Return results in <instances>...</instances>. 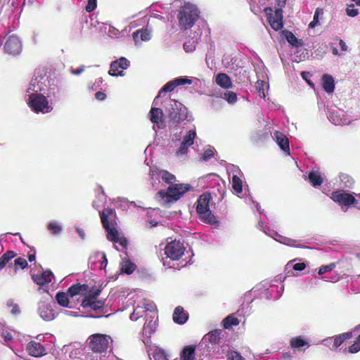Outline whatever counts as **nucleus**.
I'll return each instance as SVG.
<instances>
[{"label":"nucleus","mask_w":360,"mask_h":360,"mask_svg":"<svg viewBox=\"0 0 360 360\" xmlns=\"http://www.w3.org/2000/svg\"><path fill=\"white\" fill-rule=\"evenodd\" d=\"M191 188L189 184H174L170 185L167 191L160 190L156 194V198L162 204L167 206L179 200L187 191Z\"/></svg>","instance_id":"obj_1"},{"label":"nucleus","mask_w":360,"mask_h":360,"mask_svg":"<svg viewBox=\"0 0 360 360\" xmlns=\"http://www.w3.org/2000/svg\"><path fill=\"white\" fill-rule=\"evenodd\" d=\"M210 199V194H202L198 200L196 211L199 217L203 222L209 224L210 225H215L219 224L220 221L210 210L209 203Z\"/></svg>","instance_id":"obj_2"},{"label":"nucleus","mask_w":360,"mask_h":360,"mask_svg":"<svg viewBox=\"0 0 360 360\" xmlns=\"http://www.w3.org/2000/svg\"><path fill=\"white\" fill-rule=\"evenodd\" d=\"M199 17L198 8L193 4H185L181 7L178 15L179 26L184 30L193 27Z\"/></svg>","instance_id":"obj_3"},{"label":"nucleus","mask_w":360,"mask_h":360,"mask_svg":"<svg viewBox=\"0 0 360 360\" xmlns=\"http://www.w3.org/2000/svg\"><path fill=\"white\" fill-rule=\"evenodd\" d=\"M49 79L46 75H34L26 90L25 97L49 93Z\"/></svg>","instance_id":"obj_4"},{"label":"nucleus","mask_w":360,"mask_h":360,"mask_svg":"<svg viewBox=\"0 0 360 360\" xmlns=\"http://www.w3.org/2000/svg\"><path fill=\"white\" fill-rule=\"evenodd\" d=\"M50 93L39 94L38 95L25 97L29 107L35 112L48 113L53 110V107L49 103L47 97Z\"/></svg>","instance_id":"obj_5"},{"label":"nucleus","mask_w":360,"mask_h":360,"mask_svg":"<svg viewBox=\"0 0 360 360\" xmlns=\"http://www.w3.org/2000/svg\"><path fill=\"white\" fill-rule=\"evenodd\" d=\"M172 108L169 110V124L171 129H175L176 124L188 120V111L185 106L176 101H171Z\"/></svg>","instance_id":"obj_6"},{"label":"nucleus","mask_w":360,"mask_h":360,"mask_svg":"<svg viewBox=\"0 0 360 360\" xmlns=\"http://www.w3.org/2000/svg\"><path fill=\"white\" fill-rule=\"evenodd\" d=\"M330 198L341 206L343 211H346L350 205L359 208L358 202L352 194L345 192L342 190L334 191L331 193Z\"/></svg>","instance_id":"obj_7"},{"label":"nucleus","mask_w":360,"mask_h":360,"mask_svg":"<svg viewBox=\"0 0 360 360\" xmlns=\"http://www.w3.org/2000/svg\"><path fill=\"white\" fill-rule=\"evenodd\" d=\"M112 341L110 336L103 334H94L89 338V347L95 352L105 351Z\"/></svg>","instance_id":"obj_8"},{"label":"nucleus","mask_w":360,"mask_h":360,"mask_svg":"<svg viewBox=\"0 0 360 360\" xmlns=\"http://www.w3.org/2000/svg\"><path fill=\"white\" fill-rule=\"evenodd\" d=\"M185 248L180 241L174 240L167 243L165 254L172 260H179L184 254Z\"/></svg>","instance_id":"obj_9"},{"label":"nucleus","mask_w":360,"mask_h":360,"mask_svg":"<svg viewBox=\"0 0 360 360\" xmlns=\"http://www.w3.org/2000/svg\"><path fill=\"white\" fill-rule=\"evenodd\" d=\"M148 311L153 313L155 316V305L150 300L142 299L134 308L133 313L130 315V319L131 321H136L139 318L143 316L145 312Z\"/></svg>","instance_id":"obj_10"},{"label":"nucleus","mask_w":360,"mask_h":360,"mask_svg":"<svg viewBox=\"0 0 360 360\" xmlns=\"http://www.w3.org/2000/svg\"><path fill=\"white\" fill-rule=\"evenodd\" d=\"M150 176V182L152 186L157 189L158 188V183H157L154 179L155 178H161L163 181H165L167 184H173V183L176 181V177L174 174L169 173V172L163 169H150L149 172Z\"/></svg>","instance_id":"obj_11"},{"label":"nucleus","mask_w":360,"mask_h":360,"mask_svg":"<svg viewBox=\"0 0 360 360\" xmlns=\"http://www.w3.org/2000/svg\"><path fill=\"white\" fill-rule=\"evenodd\" d=\"M99 293L100 290H96L94 292H91L82 300V306L84 308H90L94 311L101 309L103 307L104 302L96 299Z\"/></svg>","instance_id":"obj_12"},{"label":"nucleus","mask_w":360,"mask_h":360,"mask_svg":"<svg viewBox=\"0 0 360 360\" xmlns=\"http://www.w3.org/2000/svg\"><path fill=\"white\" fill-rule=\"evenodd\" d=\"M4 49L8 54H19L22 49V44L20 39L15 35L9 36L6 41Z\"/></svg>","instance_id":"obj_13"},{"label":"nucleus","mask_w":360,"mask_h":360,"mask_svg":"<svg viewBox=\"0 0 360 360\" xmlns=\"http://www.w3.org/2000/svg\"><path fill=\"white\" fill-rule=\"evenodd\" d=\"M267 13L268 21L271 27L276 31L280 30L283 27V11L281 8Z\"/></svg>","instance_id":"obj_14"},{"label":"nucleus","mask_w":360,"mask_h":360,"mask_svg":"<svg viewBox=\"0 0 360 360\" xmlns=\"http://www.w3.org/2000/svg\"><path fill=\"white\" fill-rule=\"evenodd\" d=\"M37 311L39 316L46 321H51L56 317L51 304L46 301L39 302Z\"/></svg>","instance_id":"obj_15"},{"label":"nucleus","mask_w":360,"mask_h":360,"mask_svg":"<svg viewBox=\"0 0 360 360\" xmlns=\"http://www.w3.org/2000/svg\"><path fill=\"white\" fill-rule=\"evenodd\" d=\"M129 65V61L126 58L122 57L110 64L108 73L112 76H123L124 70H126Z\"/></svg>","instance_id":"obj_16"},{"label":"nucleus","mask_w":360,"mask_h":360,"mask_svg":"<svg viewBox=\"0 0 360 360\" xmlns=\"http://www.w3.org/2000/svg\"><path fill=\"white\" fill-rule=\"evenodd\" d=\"M107 232L108 239L115 243H118L122 248L127 245V239L120 233L115 226H105Z\"/></svg>","instance_id":"obj_17"},{"label":"nucleus","mask_w":360,"mask_h":360,"mask_svg":"<svg viewBox=\"0 0 360 360\" xmlns=\"http://www.w3.org/2000/svg\"><path fill=\"white\" fill-rule=\"evenodd\" d=\"M196 137L195 129L189 130L184 136L183 141L179 149L176 150V155H183L188 152V147L193 144L194 139Z\"/></svg>","instance_id":"obj_18"},{"label":"nucleus","mask_w":360,"mask_h":360,"mask_svg":"<svg viewBox=\"0 0 360 360\" xmlns=\"http://www.w3.org/2000/svg\"><path fill=\"white\" fill-rule=\"evenodd\" d=\"M153 104V107L149 112L150 120L153 123V129L155 126L158 129H162L165 127V121L163 120V112L162 109L156 107Z\"/></svg>","instance_id":"obj_19"},{"label":"nucleus","mask_w":360,"mask_h":360,"mask_svg":"<svg viewBox=\"0 0 360 360\" xmlns=\"http://www.w3.org/2000/svg\"><path fill=\"white\" fill-rule=\"evenodd\" d=\"M102 225H117L115 212L110 208L104 209L100 213Z\"/></svg>","instance_id":"obj_20"},{"label":"nucleus","mask_w":360,"mask_h":360,"mask_svg":"<svg viewBox=\"0 0 360 360\" xmlns=\"http://www.w3.org/2000/svg\"><path fill=\"white\" fill-rule=\"evenodd\" d=\"M273 138L279 146L280 148L287 153L290 154L289 141L288 138L281 132L275 131L273 134Z\"/></svg>","instance_id":"obj_21"},{"label":"nucleus","mask_w":360,"mask_h":360,"mask_svg":"<svg viewBox=\"0 0 360 360\" xmlns=\"http://www.w3.org/2000/svg\"><path fill=\"white\" fill-rule=\"evenodd\" d=\"M27 350L30 355L39 357L45 354L44 347L39 342H31L27 346Z\"/></svg>","instance_id":"obj_22"},{"label":"nucleus","mask_w":360,"mask_h":360,"mask_svg":"<svg viewBox=\"0 0 360 360\" xmlns=\"http://www.w3.org/2000/svg\"><path fill=\"white\" fill-rule=\"evenodd\" d=\"M263 231L267 234L269 235L271 238H273L275 240L278 241L281 243L288 245H292V240L290 238H288L286 237L282 236L280 235L277 231H274L270 229V226H264L263 229Z\"/></svg>","instance_id":"obj_23"},{"label":"nucleus","mask_w":360,"mask_h":360,"mask_svg":"<svg viewBox=\"0 0 360 360\" xmlns=\"http://www.w3.org/2000/svg\"><path fill=\"white\" fill-rule=\"evenodd\" d=\"M178 86L176 79L174 80L168 82L159 91L158 96L155 98L153 104L154 105H158V101L160 98L164 96V95L167 92L172 91L174 89L175 87Z\"/></svg>","instance_id":"obj_24"},{"label":"nucleus","mask_w":360,"mask_h":360,"mask_svg":"<svg viewBox=\"0 0 360 360\" xmlns=\"http://www.w3.org/2000/svg\"><path fill=\"white\" fill-rule=\"evenodd\" d=\"M215 82L218 86L224 89H229L233 87L231 78L225 73H219L215 77Z\"/></svg>","instance_id":"obj_25"},{"label":"nucleus","mask_w":360,"mask_h":360,"mask_svg":"<svg viewBox=\"0 0 360 360\" xmlns=\"http://www.w3.org/2000/svg\"><path fill=\"white\" fill-rule=\"evenodd\" d=\"M53 274L50 271H45L41 274L33 276L34 281L39 285H45L52 281Z\"/></svg>","instance_id":"obj_26"},{"label":"nucleus","mask_w":360,"mask_h":360,"mask_svg":"<svg viewBox=\"0 0 360 360\" xmlns=\"http://www.w3.org/2000/svg\"><path fill=\"white\" fill-rule=\"evenodd\" d=\"M328 118L329 121L335 125H345L350 123V121L347 120V119L338 111L330 113Z\"/></svg>","instance_id":"obj_27"},{"label":"nucleus","mask_w":360,"mask_h":360,"mask_svg":"<svg viewBox=\"0 0 360 360\" xmlns=\"http://www.w3.org/2000/svg\"><path fill=\"white\" fill-rule=\"evenodd\" d=\"M133 38L136 44L141 41H148L151 38L150 31L148 29H142L133 33Z\"/></svg>","instance_id":"obj_28"},{"label":"nucleus","mask_w":360,"mask_h":360,"mask_svg":"<svg viewBox=\"0 0 360 360\" xmlns=\"http://www.w3.org/2000/svg\"><path fill=\"white\" fill-rule=\"evenodd\" d=\"M322 86L325 91L331 94L335 89V82L332 76L323 75L322 77Z\"/></svg>","instance_id":"obj_29"},{"label":"nucleus","mask_w":360,"mask_h":360,"mask_svg":"<svg viewBox=\"0 0 360 360\" xmlns=\"http://www.w3.org/2000/svg\"><path fill=\"white\" fill-rule=\"evenodd\" d=\"M188 319V315L181 307H177L173 314V320L179 324L184 323Z\"/></svg>","instance_id":"obj_30"},{"label":"nucleus","mask_w":360,"mask_h":360,"mask_svg":"<svg viewBox=\"0 0 360 360\" xmlns=\"http://www.w3.org/2000/svg\"><path fill=\"white\" fill-rule=\"evenodd\" d=\"M309 180L313 186H319L323 183V177L317 170H313L309 174Z\"/></svg>","instance_id":"obj_31"},{"label":"nucleus","mask_w":360,"mask_h":360,"mask_svg":"<svg viewBox=\"0 0 360 360\" xmlns=\"http://www.w3.org/2000/svg\"><path fill=\"white\" fill-rule=\"evenodd\" d=\"M155 315L154 316L153 314V316H151L153 318V319L144 324L143 330L144 334L148 336L151 335V334L153 333L156 329L157 317H155Z\"/></svg>","instance_id":"obj_32"},{"label":"nucleus","mask_w":360,"mask_h":360,"mask_svg":"<svg viewBox=\"0 0 360 360\" xmlns=\"http://www.w3.org/2000/svg\"><path fill=\"white\" fill-rule=\"evenodd\" d=\"M120 268L122 272L130 274L134 271L136 265L127 258H123L120 264Z\"/></svg>","instance_id":"obj_33"},{"label":"nucleus","mask_w":360,"mask_h":360,"mask_svg":"<svg viewBox=\"0 0 360 360\" xmlns=\"http://www.w3.org/2000/svg\"><path fill=\"white\" fill-rule=\"evenodd\" d=\"M87 290V286L85 285L75 284L68 288L67 293L70 297L77 295L82 293Z\"/></svg>","instance_id":"obj_34"},{"label":"nucleus","mask_w":360,"mask_h":360,"mask_svg":"<svg viewBox=\"0 0 360 360\" xmlns=\"http://www.w3.org/2000/svg\"><path fill=\"white\" fill-rule=\"evenodd\" d=\"M242 176H238L234 174L231 176V184L233 191L236 193H240L243 191V181L241 179Z\"/></svg>","instance_id":"obj_35"},{"label":"nucleus","mask_w":360,"mask_h":360,"mask_svg":"<svg viewBox=\"0 0 360 360\" xmlns=\"http://www.w3.org/2000/svg\"><path fill=\"white\" fill-rule=\"evenodd\" d=\"M195 348L192 346L186 347L181 354L180 360H194Z\"/></svg>","instance_id":"obj_36"},{"label":"nucleus","mask_w":360,"mask_h":360,"mask_svg":"<svg viewBox=\"0 0 360 360\" xmlns=\"http://www.w3.org/2000/svg\"><path fill=\"white\" fill-rule=\"evenodd\" d=\"M352 337L351 333H343L339 336L335 337L333 339V345L331 349L338 348L345 340L349 339Z\"/></svg>","instance_id":"obj_37"},{"label":"nucleus","mask_w":360,"mask_h":360,"mask_svg":"<svg viewBox=\"0 0 360 360\" xmlns=\"http://www.w3.org/2000/svg\"><path fill=\"white\" fill-rule=\"evenodd\" d=\"M69 295L67 292H59L56 295V300L58 303L64 307H70L69 306L68 297Z\"/></svg>","instance_id":"obj_38"},{"label":"nucleus","mask_w":360,"mask_h":360,"mask_svg":"<svg viewBox=\"0 0 360 360\" xmlns=\"http://www.w3.org/2000/svg\"><path fill=\"white\" fill-rule=\"evenodd\" d=\"M323 11L321 8H317L315 11L313 20L309 23V27L311 29L314 28L319 24V19L323 17Z\"/></svg>","instance_id":"obj_39"},{"label":"nucleus","mask_w":360,"mask_h":360,"mask_svg":"<svg viewBox=\"0 0 360 360\" xmlns=\"http://www.w3.org/2000/svg\"><path fill=\"white\" fill-rule=\"evenodd\" d=\"M15 256L16 254L13 251L10 250L6 252L0 258V270L2 269L7 264V263Z\"/></svg>","instance_id":"obj_40"},{"label":"nucleus","mask_w":360,"mask_h":360,"mask_svg":"<svg viewBox=\"0 0 360 360\" xmlns=\"http://www.w3.org/2000/svg\"><path fill=\"white\" fill-rule=\"evenodd\" d=\"M92 261L94 262V259H99L100 261V265L98 268L100 269H105L108 264V260L106 258V255L103 252H97L94 256L91 257L90 258Z\"/></svg>","instance_id":"obj_41"},{"label":"nucleus","mask_w":360,"mask_h":360,"mask_svg":"<svg viewBox=\"0 0 360 360\" xmlns=\"http://www.w3.org/2000/svg\"><path fill=\"white\" fill-rule=\"evenodd\" d=\"M285 38L288 43L290 44L292 46L299 47L302 45V41L297 39V37L291 32H285Z\"/></svg>","instance_id":"obj_42"},{"label":"nucleus","mask_w":360,"mask_h":360,"mask_svg":"<svg viewBox=\"0 0 360 360\" xmlns=\"http://www.w3.org/2000/svg\"><path fill=\"white\" fill-rule=\"evenodd\" d=\"M291 347L293 348H300L304 346L309 347L308 342L301 337H295L290 340Z\"/></svg>","instance_id":"obj_43"},{"label":"nucleus","mask_w":360,"mask_h":360,"mask_svg":"<svg viewBox=\"0 0 360 360\" xmlns=\"http://www.w3.org/2000/svg\"><path fill=\"white\" fill-rule=\"evenodd\" d=\"M224 327L225 328H230L233 326H237L239 324L238 319L233 316H229L223 321Z\"/></svg>","instance_id":"obj_44"},{"label":"nucleus","mask_w":360,"mask_h":360,"mask_svg":"<svg viewBox=\"0 0 360 360\" xmlns=\"http://www.w3.org/2000/svg\"><path fill=\"white\" fill-rule=\"evenodd\" d=\"M340 180L344 187L352 188L354 184L353 179L347 174H342Z\"/></svg>","instance_id":"obj_45"},{"label":"nucleus","mask_w":360,"mask_h":360,"mask_svg":"<svg viewBox=\"0 0 360 360\" xmlns=\"http://www.w3.org/2000/svg\"><path fill=\"white\" fill-rule=\"evenodd\" d=\"M222 98L230 104H234L237 101V95L233 91L225 92Z\"/></svg>","instance_id":"obj_46"},{"label":"nucleus","mask_w":360,"mask_h":360,"mask_svg":"<svg viewBox=\"0 0 360 360\" xmlns=\"http://www.w3.org/2000/svg\"><path fill=\"white\" fill-rule=\"evenodd\" d=\"M266 86V84L264 81H257L255 84V87L257 90V92L259 94V96L261 98H265V93H264V86Z\"/></svg>","instance_id":"obj_47"},{"label":"nucleus","mask_w":360,"mask_h":360,"mask_svg":"<svg viewBox=\"0 0 360 360\" xmlns=\"http://www.w3.org/2000/svg\"><path fill=\"white\" fill-rule=\"evenodd\" d=\"M6 306L8 307H11V313L14 315H18L20 314V311L19 307L17 304L14 303L12 300H8L6 302Z\"/></svg>","instance_id":"obj_48"},{"label":"nucleus","mask_w":360,"mask_h":360,"mask_svg":"<svg viewBox=\"0 0 360 360\" xmlns=\"http://www.w3.org/2000/svg\"><path fill=\"white\" fill-rule=\"evenodd\" d=\"M346 13L350 17H355L359 14V11L354 8V4H349L347 7Z\"/></svg>","instance_id":"obj_49"},{"label":"nucleus","mask_w":360,"mask_h":360,"mask_svg":"<svg viewBox=\"0 0 360 360\" xmlns=\"http://www.w3.org/2000/svg\"><path fill=\"white\" fill-rule=\"evenodd\" d=\"M228 172L230 176H233L234 174L238 176H243L239 167L235 165H231L228 168Z\"/></svg>","instance_id":"obj_50"},{"label":"nucleus","mask_w":360,"mask_h":360,"mask_svg":"<svg viewBox=\"0 0 360 360\" xmlns=\"http://www.w3.org/2000/svg\"><path fill=\"white\" fill-rule=\"evenodd\" d=\"M214 154V149L213 148H207L202 154V158L205 161H207L211 159Z\"/></svg>","instance_id":"obj_51"},{"label":"nucleus","mask_w":360,"mask_h":360,"mask_svg":"<svg viewBox=\"0 0 360 360\" xmlns=\"http://www.w3.org/2000/svg\"><path fill=\"white\" fill-rule=\"evenodd\" d=\"M15 268L25 269L27 266V262L25 259L18 257L15 260Z\"/></svg>","instance_id":"obj_52"},{"label":"nucleus","mask_w":360,"mask_h":360,"mask_svg":"<svg viewBox=\"0 0 360 360\" xmlns=\"http://www.w3.org/2000/svg\"><path fill=\"white\" fill-rule=\"evenodd\" d=\"M360 350V335L357 338L356 341L349 347V351L351 353H356Z\"/></svg>","instance_id":"obj_53"},{"label":"nucleus","mask_w":360,"mask_h":360,"mask_svg":"<svg viewBox=\"0 0 360 360\" xmlns=\"http://www.w3.org/2000/svg\"><path fill=\"white\" fill-rule=\"evenodd\" d=\"M184 49L186 52H192L195 49L194 41H188L184 43Z\"/></svg>","instance_id":"obj_54"},{"label":"nucleus","mask_w":360,"mask_h":360,"mask_svg":"<svg viewBox=\"0 0 360 360\" xmlns=\"http://www.w3.org/2000/svg\"><path fill=\"white\" fill-rule=\"evenodd\" d=\"M97 6V0H88V4L86 6L87 12H91L96 9Z\"/></svg>","instance_id":"obj_55"},{"label":"nucleus","mask_w":360,"mask_h":360,"mask_svg":"<svg viewBox=\"0 0 360 360\" xmlns=\"http://www.w3.org/2000/svg\"><path fill=\"white\" fill-rule=\"evenodd\" d=\"M108 34L109 37L112 38H118L120 36V31L113 27H109V29L108 30Z\"/></svg>","instance_id":"obj_56"},{"label":"nucleus","mask_w":360,"mask_h":360,"mask_svg":"<svg viewBox=\"0 0 360 360\" xmlns=\"http://www.w3.org/2000/svg\"><path fill=\"white\" fill-rule=\"evenodd\" d=\"M176 81L178 86L192 84V80L187 77H178L176 78Z\"/></svg>","instance_id":"obj_57"},{"label":"nucleus","mask_w":360,"mask_h":360,"mask_svg":"<svg viewBox=\"0 0 360 360\" xmlns=\"http://www.w3.org/2000/svg\"><path fill=\"white\" fill-rule=\"evenodd\" d=\"M335 267V265L334 264H330L329 265H326V266H321L319 270V275H321V274H325L326 272H328V271H330L331 270L333 269V268Z\"/></svg>","instance_id":"obj_58"},{"label":"nucleus","mask_w":360,"mask_h":360,"mask_svg":"<svg viewBox=\"0 0 360 360\" xmlns=\"http://www.w3.org/2000/svg\"><path fill=\"white\" fill-rule=\"evenodd\" d=\"M49 231L53 236H58L62 232L61 226H49Z\"/></svg>","instance_id":"obj_59"},{"label":"nucleus","mask_w":360,"mask_h":360,"mask_svg":"<svg viewBox=\"0 0 360 360\" xmlns=\"http://www.w3.org/2000/svg\"><path fill=\"white\" fill-rule=\"evenodd\" d=\"M228 360H245L238 352H232L228 356Z\"/></svg>","instance_id":"obj_60"},{"label":"nucleus","mask_w":360,"mask_h":360,"mask_svg":"<svg viewBox=\"0 0 360 360\" xmlns=\"http://www.w3.org/2000/svg\"><path fill=\"white\" fill-rule=\"evenodd\" d=\"M302 77L309 84L311 87H314V84L310 80H309V77H311V74L309 72H302L301 73Z\"/></svg>","instance_id":"obj_61"},{"label":"nucleus","mask_w":360,"mask_h":360,"mask_svg":"<svg viewBox=\"0 0 360 360\" xmlns=\"http://www.w3.org/2000/svg\"><path fill=\"white\" fill-rule=\"evenodd\" d=\"M306 265L303 262L296 263L292 266V268L295 271H302L305 269Z\"/></svg>","instance_id":"obj_62"},{"label":"nucleus","mask_w":360,"mask_h":360,"mask_svg":"<svg viewBox=\"0 0 360 360\" xmlns=\"http://www.w3.org/2000/svg\"><path fill=\"white\" fill-rule=\"evenodd\" d=\"M95 97L98 101H103V100L105 99L106 95L103 92L98 91V92L96 93Z\"/></svg>","instance_id":"obj_63"},{"label":"nucleus","mask_w":360,"mask_h":360,"mask_svg":"<svg viewBox=\"0 0 360 360\" xmlns=\"http://www.w3.org/2000/svg\"><path fill=\"white\" fill-rule=\"evenodd\" d=\"M84 69H85V66L84 65H82L80 66L78 69L77 70H75V69H71V72L73 74V75H78L79 74H81L82 72L84 71Z\"/></svg>","instance_id":"obj_64"}]
</instances>
